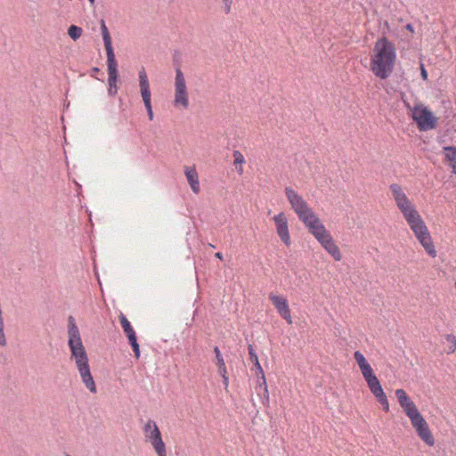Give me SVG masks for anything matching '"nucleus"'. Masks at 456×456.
Listing matches in <instances>:
<instances>
[{
    "instance_id": "f257e3e1",
    "label": "nucleus",
    "mask_w": 456,
    "mask_h": 456,
    "mask_svg": "<svg viewBox=\"0 0 456 456\" xmlns=\"http://www.w3.org/2000/svg\"><path fill=\"white\" fill-rule=\"evenodd\" d=\"M284 193L290 209L296 214L298 220L335 261H340L342 253L338 246L307 200L289 186L285 187Z\"/></svg>"
},
{
    "instance_id": "f03ea898",
    "label": "nucleus",
    "mask_w": 456,
    "mask_h": 456,
    "mask_svg": "<svg viewBox=\"0 0 456 456\" xmlns=\"http://www.w3.org/2000/svg\"><path fill=\"white\" fill-rule=\"evenodd\" d=\"M389 189L397 208L407 222L418 241L431 257H436V250L428 228L413 202L409 199L400 184L395 183H392Z\"/></svg>"
},
{
    "instance_id": "7ed1b4c3",
    "label": "nucleus",
    "mask_w": 456,
    "mask_h": 456,
    "mask_svg": "<svg viewBox=\"0 0 456 456\" xmlns=\"http://www.w3.org/2000/svg\"><path fill=\"white\" fill-rule=\"evenodd\" d=\"M68 336L70 359L75 361L76 367L86 388L92 393H96V385L90 370L87 353L83 345L78 327L71 316L69 318Z\"/></svg>"
},
{
    "instance_id": "20e7f679",
    "label": "nucleus",
    "mask_w": 456,
    "mask_h": 456,
    "mask_svg": "<svg viewBox=\"0 0 456 456\" xmlns=\"http://www.w3.org/2000/svg\"><path fill=\"white\" fill-rule=\"evenodd\" d=\"M395 394L400 407L410 419L411 424L418 437L426 445L433 447L436 444V439L432 434L428 423L420 413L415 403L403 388L396 389Z\"/></svg>"
},
{
    "instance_id": "39448f33",
    "label": "nucleus",
    "mask_w": 456,
    "mask_h": 456,
    "mask_svg": "<svg viewBox=\"0 0 456 456\" xmlns=\"http://www.w3.org/2000/svg\"><path fill=\"white\" fill-rule=\"evenodd\" d=\"M396 50L386 37L378 39L370 55V69L380 79L387 78L395 69Z\"/></svg>"
},
{
    "instance_id": "423d86ee",
    "label": "nucleus",
    "mask_w": 456,
    "mask_h": 456,
    "mask_svg": "<svg viewBox=\"0 0 456 456\" xmlns=\"http://www.w3.org/2000/svg\"><path fill=\"white\" fill-rule=\"evenodd\" d=\"M354 358L361 370V373L367 383V386L378 402L382 405L383 410L389 411V403L387 397L380 385V382L374 373V370L367 359L360 351L354 353Z\"/></svg>"
},
{
    "instance_id": "0eeeda50",
    "label": "nucleus",
    "mask_w": 456,
    "mask_h": 456,
    "mask_svg": "<svg viewBox=\"0 0 456 456\" xmlns=\"http://www.w3.org/2000/svg\"><path fill=\"white\" fill-rule=\"evenodd\" d=\"M411 118L420 131L435 129L438 123V117L425 104L418 102L411 108Z\"/></svg>"
},
{
    "instance_id": "6e6552de",
    "label": "nucleus",
    "mask_w": 456,
    "mask_h": 456,
    "mask_svg": "<svg viewBox=\"0 0 456 456\" xmlns=\"http://www.w3.org/2000/svg\"><path fill=\"white\" fill-rule=\"evenodd\" d=\"M172 103L177 110H187L190 106V97L186 79L181 68H177L175 69L174 98Z\"/></svg>"
},
{
    "instance_id": "1a4fd4ad",
    "label": "nucleus",
    "mask_w": 456,
    "mask_h": 456,
    "mask_svg": "<svg viewBox=\"0 0 456 456\" xmlns=\"http://www.w3.org/2000/svg\"><path fill=\"white\" fill-rule=\"evenodd\" d=\"M145 441L150 443L157 456H167V447L157 423L148 419L142 426Z\"/></svg>"
},
{
    "instance_id": "9d476101",
    "label": "nucleus",
    "mask_w": 456,
    "mask_h": 456,
    "mask_svg": "<svg viewBox=\"0 0 456 456\" xmlns=\"http://www.w3.org/2000/svg\"><path fill=\"white\" fill-rule=\"evenodd\" d=\"M268 298L274 306L279 315L286 321L288 324H292L291 310L289 308V301L283 295L278 294L277 292H270Z\"/></svg>"
},
{
    "instance_id": "9b49d317",
    "label": "nucleus",
    "mask_w": 456,
    "mask_h": 456,
    "mask_svg": "<svg viewBox=\"0 0 456 456\" xmlns=\"http://www.w3.org/2000/svg\"><path fill=\"white\" fill-rule=\"evenodd\" d=\"M273 221L275 225V230L278 237L286 247H290L291 237L289 229V219L284 212H279L274 215Z\"/></svg>"
},
{
    "instance_id": "f8f14e48",
    "label": "nucleus",
    "mask_w": 456,
    "mask_h": 456,
    "mask_svg": "<svg viewBox=\"0 0 456 456\" xmlns=\"http://www.w3.org/2000/svg\"><path fill=\"white\" fill-rule=\"evenodd\" d=\"M108 66V94L110 96H115L118 94V62L114 56L107 57Z\"/></svg>"
},
{
    "instance_id": "ddd939ff",
    "label": "nucleus",
    "mask_w": 456,
    "mask_h": 456,
    "mask_svg": "<svg viewBox=\"0 0 456 456\" xmlns=\"http://www.w3.org/2000/svg\"><path fill=\"white\" fill-rule=\"evenodd\" d=\"M139 87L144 105L151 103V93L146 70L143 67L138 72Z\"/></svg>"
},
{
    "instance_id": "4468645a",
    "label": "nucleus",
    "mask_w": 456,
    "mask_h": 456,
    "mask_svg": "<svg viewBox=\"0 0 456 456\" xmlns=\"http://www.w3.org/2000/svg\"><path fill=\"white\" fill-rule=\"evenodd\" d=\"M184 175L191 191L198 194L200 191L199 175L195 167H184Z\"/></svg>"
},
{
    "instance_id": "2eb2a0df",
    "label": "nucleus",
    "mask_w": 456,
    "mask_h": 456,
    "mask_svg": "<svg viewBox=\"0 0 456 456\" xmlns=\"http://www.w3.org/2000/svg\"><path fill=\"white\" fill-rule=\"evenodd\" d=\"M101 30H102V39L104 42L107 57L114 56L115 53H114V50L112 47L111 37H110L109 29L105 24V21L103 20H101Z\"/></svg>"
},
{
    "instance_id": "dca6fc26",
    "label": "nucleus",
    "mask_w": 456,
    "mask_h": 456,
    "mask_svg": "<svg viewBox=\"0 0 456 456\" xmlns=\"http://www.w3.org/2000/svg\"><path fill=\"white\" fill-rule=\"evenodd\" d=\"M233 158V166L235 167L236 172L241 175L244 174L243 165L246 163V159L244 155L238 150L233 151L232 152Z\"/></svg>"
},
{
    "instance_id": "f3484780",
    "label": "nucleus",
    "mask_w": 456,
    "mask_h": 456,
    "mask_svg": "<svg viewBox=\"0 0 456 456\" xmlns=\"http://www.w3.org/2000/svg\"><path fill=\"white\" fill-rule=\"evenodd\" d=\"M120 324L123 328L124 332L126 333L128 340L136 338V334L134 330L133 329L130 322L127 318L121 313L119 314Z\"/></svg>"
},
{
    "instance_id": "a211bd4d",
    "label": "nucleus",
    "mask_w": 456,
    "mask_h": 456,
    "mask_svg": "<svg viewBox=\"0 0 456 456\" xmlns=\"http://www.w3.org/2000/svg\"><path fill=\"white\" fill-rule=\"evenodd\" d=\"M444 154L445 159L449 162V166L456 174V147H444Z\"/></svg>"
},
{
    "instance_id": "6ab92c4d",
    "label": "nucleus",
    "mask_w": 456,
    "mask_h": 456,
    "mask_svg": "<svg viewBox=\"0 0 456 456\" xmlns=\"http://www.w3.org/2000/svg\"><path fill=\"white\" fill-rule=\"evenodd\" d=\"M248 354H249L250 361L254 363V365L256 368L259 374H261V379L265 378L264 370L259 362L257 354H256V352L253 349V346L251 345L248 346Z\"/></svg>"
},
{
    "instance_id": "aec40b11",
    "label": "nucleus",
    "mask_w": 456,
    "mask_h": 456,
    "mask_svg": "<svg viewBox=\"0 0 456 456\" xmlns=\"http://www.w3.org/2000/svg\"><path fill=\"white\" fill-rule=\"evenodd\" d=\"M446 341L445 352L448 354H453L456 351V337L453 334H446L444 336Z\"/></svg>"
},
{
    "instance_id": "412c9836",
    "label": "nucleus",
    "mask_w": 456,
    "mask_h": 456,
    "mask_svg": "<svg viewBox=\"0 0 456 456\" xmlns=\"http://www.w3.org/2000/svg\"><path fill=\"white\" fill-rule=\"evenodd\" d=\"M83 30L80 27L76 25H71L68 28V35L74 41L77 40L82 36Z\"/></svg>"
},
{
    "instance_id": "4be33fe9",
    "label": "nucleus",
    "mask_w": 456,
    "mask_h": 456,
    "mask_svg": "<svg viewBox=\"0 0 456 456\" xmlns=\"http://www.w3.org/2000/svg\"><path fill=\"white\" fill-rule=\"evenodd\" d=\"M216 365L217 367V371L220 376H224V374L228 372L224 358L216 361Z\"/></svg>"
},
{
    "instance_id": "5701e85b",
    "label": "nucleus",
    "mask_w": 456,
    "mask_h": 456,
    "mask_svg": "<svg viewBox=\"0 0 456 456\" xmlns=\"http://www.w3.org/2000/svg\"><path fill=\"white\" fill-rule=\"evenodd\" d=\"M259 386L263 387V388H264V400H263V403L265 405H268V403H269V392H268V387H267L265 378L262 379V382L259 384Z\"/></svg>"
},
{
    "instance_id": "b1692460",
    "label": "nucleus",
    "mask_w": 456,
    "mask_h": 456,
    "mask_svg": "<svg viewBox=\"0 0 456 456\" xmlns=\"http://www.w3.org/2000/svg\"><path fill=\"white\" fill-rule=\"evenodd\" d=\"M223 12L225 14H230L233 4V0H221Z\"/></svg>"
},
{
    "instance_id": "393cba45",
    "label": "nucleus",
    "mask_w": 456,
    "mask_h": 456,
    "mask_svg": "<svg viewBox=\"0 0 456 456\" xmlns=\"http://www.w3.org/2000/svg\"><path fill=\"white\" fill-rule=\"evenodd\" d=\"M128 341L133 348L135 358L138 359L140 357V348L136 338L129 339Z\"/></svg>"
},
{
    "instance_id": "a878e982",
    "label": "nucleus",
    "mask_w": 456,
    "mask_h": 456,
    "mask_svg": "<svg viewBox=\"0 0 456 456\" xmlns=\"http://www.w3.org/2000/svg\"><path fill=\"white\" fill-rule=\"evenodd\" d=\"M148 113V117L150 120L153 119V110H152V105L151 103L144 105Z\"/></svg>"
},
{
    "instance_id": "bb28decb",
    "label": "nucleus",
    "mask_w": 456,
    "mask_h": 456,
    "mask_svg": "<svg viewBox=\"0 0 456 456\" xmlns=\"http://www.w3.org/2000/svg\"><path fill=\"white\" fill-rule=\"evenodd\" d=\"M420 75L423 80H428V71L426 70L423 63L420 64Z\"/></svg>"
},
{
    "instance_id": "cd10ccee",
    "label": "nucleus",
    "mask_w": 456,
    "mask_h": 456,
    "mask_svg": "<svg viewBox=\"0 0 456 456\" xmlns=\"http://www.w3.org/2000/svg\"><path fill=\"white\" fill-rule=\"evenodd\" d=\"M214 353L216 354V361H218L219 359H223V355L221 354V351L219 350V348L217 346H216L214 348Z\"/></svg>"
},
{
    "instance_id": "c85d7f7f",
    "label": "nucleus",
    "mask_w": 456,
    "mask_h": 456,
    "mask_svg": "<svg viewBox=\"0 0 456 456\" xmlns=\"http://www.w3.org/2000/svg\"><path fill=\"white\" fill-rule=\"evenodd\" d=\"M222 379H223V384L225 388H227L229 387V377H228V372L224 374V376H221Z\"/></svg>"
},
{
    "instance_id": "c756f323",
    "label": "nucleus",
    "mask_w": 456,
    "mask_h": 456,
    "mask_svg": "<svg viewBox=\"0 0 456 456\" xmlns=\"http://www.w3.org/2000/svg\"><path fill=\"white\" fill-rule=\"evenodd\" d=\"M405 28L410 31L411 33H414V28L411 24H407Z\"/></svg>"
},
{
    "instance_id": "7c9ffc66",
    "label": "nucleus",
    "mask_w": 456,
    "mask_h": 456,
    "mask_svg": "<svg viewBox=\"0 0 456 456\" xmlns=\"http://www.w3.org/2000/svg\"><path fill=\"white\" fill-rule=\"evenodd\" d=\"M215 256L217 257L220 260H223V254L221 252H216L215 254Z\"/></svg>"
},
{
    "instance_id": "2f4dec72",
    "label": "nucleus",
    "mask_w": 456,
    "mask_h": 456,
    "mask_svg": "<svg viewBox=\"0 0 456 456\" xmlns=\"http://www.w3.org/2000/svg\"><path fill=\"white\" fill-rule=\"evenodd\" d=\"M95 0H89L90 4L93 5Z\"/></svg>"
},
{
    "instance_id": "473e14b6",
    "label": "nucleus",
    "mask_w": 456,
    "mask_h": 456,
    "mask_svg": "<svg viewBox=\"0 0 456 456\" xmlns=\"http://www.w3.org/2000/svg\"><path fill=\"white\" fill-rule=\"evenodd\" d=\"M65 456H70L69 454H66Z\"/></svg>"
}]
</instances>
